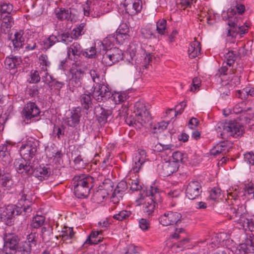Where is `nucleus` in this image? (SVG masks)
<instances>
[{
    "instance_id": "nucleus-1",
    "label": "nucleus",
    "mask_w": 254,
    "mask_h": 254,
    "mask_svg": "<svg viewBox=\"0 0 254 254\" xmlns=\"http://www.w3.org/2000/svg\"><path fill=\"white\" fill-rule=\"evenodd\" d=\"M19 198L16 205H8L1 214V218L3 221H8L18 215L23 211L25 214L30 213L32 211V201L30 195L25 193L23 190L19 194Z\"/></svg>"
},
{
    "instance_id": "nucleus-2",
    "label": "nucleus",
    "mask_w": 254,
    "mask_h": 254,
    "mask_svg": "<svg viewBox=\"0 0 254 254\" xmlns=\"http://www.w3.org/2000/svg\"><path fill=\"white\" fill-rule=\"evenodd\" d=\"M161 200L158 189L156 187H150L147 194L144 196L141 194V196L136 201L142 206L143 212L149 215L154 212L156 204L161 202Z\"/></svg>"
},
{
    "instance_id": "nucleus-3",
    "label": "nucleus",
    "mask_w": 254,
    "mask_h": 254,
    "mask_svg": "<svg viewBox=\"0 0 254 254\" xmlns=\"http://www.w3.org/2000/svg\"><path fill=\"white\" fill-rule=\"evenodd\" d=\"M94 182V179L90 176L82 174L74 176L72 182L75 195L78 198L88 196Z\"/></svg>"
},
{
    "instance_id": "nucleus-4",
    "label": "nucleus",
    "mask_w": 254,
    "mask_h": 254,
    "mask_svg": "<svg viewBox=\"0 0 254 254\" xmlns=\"http://www.w3.org/2000/svg\"><path fill=\"white\" fill-rule=\"evenodd\" d=\"M223 18L228 20L229 26L228 36H233L234 34L242 35L247 32L248 29L242 25L243 23L241 16L237 15L235 9H229L227 13H223Z\"/></svg>"
},
{
    "instance_id": "nucleus-5",
    "label": "nucleus",
    "mask_w": 254,
    "mask_h": 254,
    "mask_svg": "<svg viewBox=\"0 0 254 254\" xmlns=\"http://www.w3.org/2000/svg\"><path fill=\"white\" fill-rule=\"evenodd\" d=\"M108 41V38H106L102 43L103 50L106 51L105 53L103 54L102 62L106 66H111L123 59V53L122 50L116 47L107 49L105 45H107Z\"/></svg>"
},
{
    "instance_id": "nucleus-6",
    "label": "nucleus",
    "mask_w": 254,
    "mask_h": 254,
    "mask_svg": "<svg viewBox=\"0 0 254 254\" xmlns=\"http://www.w3.org/2000/svg\"><path fill=\"white\" fill-rule=\"evenodd\" d=\"M134 108L135 120L138 123L144 127L151 124V116L143 102H136Z\"/></svg>"
},
{
    "instance_id": "nucleus-7",
    "label": "nucleus",
    "mask_w": 254,
    "mask_h": 254,
    "mask_svg": "<svg viewBox=\"0 0 254 254\" xmlns=\"http://www.w3.org/2000/svg\"><path fill=\"white\" fill-rule=\"evenodd\" d=\"M182 214L178 212L168 211L158 218L159 223L164 226L174 225L180 222Z\"/></svg>"
},
{
    "instance_id": "nucleus-8",
    "label": "nucleus",
    "mask_w": 254,
    "mask_h": 254,
    "mask_svg": "<svg viewBox=\"0 0 254 254\" xmlns=\"http://www.w3.org/2000/svg\"><path fill=\"white\" fill-rule=\"evenodd\" d=\"M93 96L98 101L109 99L112 93L108 85L100 82L93 87Z\"/></svg>"
},
{
    "instance_id": "nucleus-9",
    "label": "nucleus",
    "mask_w": 254,
    "mask_h": 254,
    "mask_svg": "<svg viewBox=\"0 0 254 254\" xmlns=\"http://www.w3.org/2000/svg\"><path fill=\"white\" fill-rule=\"evenodd\" d=\"M37 150V143L29 140L21 146L20 154L25 161H29L35 155Z\"/></svg>"
},
{
    "instance_id": "nucleus-10",
    "label": "nucleus",
    "mask_w": 254,
    "mask_h": 254,
    "mask_svg": "<svg viewBox=\"0 0 254 254\" xmlns=\"http://www.w3.org/2000/svg\"><path fill=\"white\" fill-rule=\"evenodd\" d=\"M202 191L201 185L199 182L192 181L188 185L186 190V196L190 199L197 198Z\"/></svg>"
},
{
    "instance_id": "nucleus-11",
    "label": "nucleus",
    "mask_w": 254,
    "mask_h": 254,
    "mask_svg": "<svg viewBox=\"0 0 254 254\" xmlns=\"http://www.w3.org/2000/svg\"><path fill=\"white\" fill-rule=\"evenodd\" d=\"M40 112V109L35 103L29 102L25 105L22 113L25 119L28 121L38 116Z\"/></svg>"
},
{
    "instance_id": "nucleus-12",
    "label": "nucleus",
    "mask_w": 254,
    "mask_h": 254,
    "mask_svg": "<svg viewBox=\"0 0 254 254\" xmlns=\"http://www.w3.org/2000/svg\"><path fill=\"white\" fill-rule=\"evenodd\" d=\"M127 56H129V58H127L125 62L126 65L124 66L125 70L126 71H131L137 70V67L140 64L139 60L136 59V51L132 50Z\"/></svg>"
},
{
    "instance_id": "nucleus-13",
    "label": "nucleus",
    "mask_w": 254,
    "mask_h": 254,
    "mask_svg": "<svg viewBox=\"0 0 254 254\" xmlns=\"http://www.w3.org/2000/svg\"><path fill=\"white\" fill-rule=\"evenodd\" d=\"M225 132H226L227 138L229 136L237 138L243 135V127L237 123L230 122L228 123V127L224 129Z\"/></svg>"
},
{
    "instance_id": "nucleus-14",
    "label": "nucleus",
    "mask_w": 254,
    "mask_h": 254,
    "mask_svg": "<svg viewBox=\"0 0 254 254\" xmlns=\"http://www.w3.org/2000/svg\"><path fill=\"white\" fill-rule=\"evenodd\" d=\"M146 152L144 150H139L136 154L135 157L133 158L134 165L133 166L131 170L129 172L131 175L132 172L133 173H137L139 172L142 165L144 163L146 160Z\"/></svg>"
},
{
    "instance_id": "nucleus-15",
    "label": "nucleus",
    "mask_w": 254,
    "mask_h": 254,
    "mask_svg": "<svg viewBox=\"0 0 254 254\" xmlns=\"http://www.w3.org/2000/svg\"><path fill=\"white\" fill-rule=\"evenodd\" d=\"M95 114L98 122L101 124L104 125L107 122L108 118L111 116L112 111L111 109L99 106L95 109Z\"/></svg>"
},
{
    "instance_id": "nucleus-16",
    "label": "nucleus",
    "mask_w": 254,
    "mask_h": 254,
    "mask_svg": "<svg viewBox=\"0 0 254 254\" xmlns=\"http://www.w3.org/2000/svg\"><path fill=\"white\" fill-rule=\"evenodd\" d=\"M179 165L170 160L163 163L161 166V174L164 176H168L176 172L179 169Z\"/></svg>"
},
{
    "instance_id": "nucleus-17",
    "label": "nucleus",
    "mask_w": 254,
    "mask_h": 254,
    "mask_svg": "<svg viewBox=\"0 0 254 254\" xmlns=\"http://www.w3.org/2000/svg\"><path fill=\"white\" fill-rule=\"evenodd\" d=\"M11 147V145L7 141L0 145V158L5 164H9L11 161L9 153Z\"/></svg>"
},
{
    "instance_id": "nucleus-18",
    "label": "nucleus",
    "mask_w": 254,
    "mask_h": 254,
    "mask_svg": "<svg viewBox=\"0 0 254 254\" xmlns=\"http://www.w3.org/2000/svg\"><path fill=\"white\" fill-rule=\"evenodd\" d=\"M14 38L12 40L13 45L14 48L17 50L23 48L27 40L24 32L23 30H19L14 34Z\"/></svg>"
},
{
    "instance_id": "nucleus-19",
    "label": "nucleus",
    "mask_w": 254,
    "mask_h": 254,
    "mask_svg": "<svg viewBox=\"0 0 254 254\" xmlns=\"http://www.w3.org/2000/svg\"><path fill=\"white\" fill-rule=\"evenodd\" d=\"M124 5L127 12L130 15L137 14L142 8V6L139 1L128 3V0H126Z\"/></svg>"
},
{
    "instance_id": "nucleus-20",
    "label": "nucleus",
    "mask_w": 254,
    "mask_h": 254,
    "mask_svg": "<svg viewBox=\"0 0 254 254\" xmlns=\"http://www.w3.org/2000/svg\"><path fill=\"white\" fill-rule=\"evenodd\" d=\"M22 62L20 57L10 56L6 57L4 60V66L6 69H12L16 68Z\"/></svg>"
},
{
    "instance_id": "nucleus-21",
    "label": "nucleus",
    "mask_w": 254,
    "mask_h": 254,
    "mask_svg": "<svg viewBox=\"0 0 254 254\" xmlns=\"http://www.w3.org/2000/svg\"><path fill=\"white\" fill-rule=\"evenodd\" d=\"M84 75V71L81 69H77L72 74V77L69 80V85L75 87H80L81 85Z\"/></svg>"
},
{
    "instance_id": "nucleus-22",
    "label": "nucleus",
    "mask_w": 254,
    "mask_h": 254,
    "mask_svg": "<svg viewBox=\"0 0 254 254\" xmlns=\"http://www.w3.org/2000/svg\"><path fill=\"white\" fill-rule=\"evenodd\" d=\"M5 243L6 248L14 252L16 251L19 244L18 237L15 235L9 234L6 235L5 238Z\"/></svg>"
},
{
    "instance_id": "nucleus-23",
    "label": "nucleus",
    "mask_w": 254,
    "mask_h": 254,
    "mask_svg": "<svg viewBox=\"0 0 254 254\" xmlns=\"http://www.w3.org/2000/svg\"><path fill=\"white\" fill-rule=\"evenodd\" d=\"M239 223L245 231L254 232V218H248L242 216L239 220Z\"/></svg>"
},
{
    "instance_id": "nucleus-24",
    "label": "nucleus",
    "mask_w": 254,
    "mask_h": 254,
    "mask_svg": "<svg viewBox=\"0 0 254 254\" xmlns=\"http://www.w3.org/2000/svg\"><path fill=\"white\" fill-rule=\"evenodd\" d=\"M17 171L18 173L29 175L33 173V169L29 162H17L15 164Z\"/></svg>"
},
{
    "instance_id": "nucleus-25",
    "label": "nucleus",
    "mask_w": 254,
    "mask_h": 254,
    "mask_svg": "<svg viewBox=\"0 0 254 254\" xmlns=\"http://www.w3.org/2000/svg\"><path fill=\"white\" fill-rule=\"evenodd\" d=\"M13 24L14 20L11 16L8 15L3 17L0 25L1 31L5 34L9 33Z\"/></svg>"
},
{
    "instance_id": "nucleus-26",
    "label": "nucleus",
    "mask_w": 254,
    "mask_h": 254,
    "mask_svg": "<svg viewBox=\"0 0 254 254\" xmlns=\"http://www.w3.org/2000/svg\"><path fill=\"white\" fill-rule=\"evenodd\" d=\"M81 116V114L79 110L77 109L72 110L71 112L70 117L67 118V125L72 127H75L79 123Z\"/></svg>"
},
{
    "instance_id": "nucleus-27",
    "label": "nucleus",
    "mask_w": 254,
    "mask_h": 254,
    "mask_svg": "<svg viewBox=\"0 0 254 254\" xmlns=\"http://www.w3.org/2000/svg\"><path fill=\"white\" fill-rule=\"evenodd\" d=\"M200 43L197 41L194 40L191 42L188 48V54L190 58H194L200 53Z\"/></svg>"
},
{
    "instance_id": "nucleus-28",
    "label": "nucleus",
    "mask_w": 254,
    "mask_h": 254,
    "mask_svg": "<svg viewBox=\"0 0 254 254\" xmlns=\"http://www.w3.org/2000/svg\"><path fill=\"white\" fill-rule=\"evenodd\" d=\"M33 173L39 180L42 181L49 176L50 171L49 169L46 167L39 166L33 171Z\"/></svg>"
},
{
    "instance_id": "nucleus-29",
    "label": "nucleus",
    "mask_w": 254,
    "mask_h": 254,
    "mask_svg": "<svg viewBox=\"0 0 254 254\" xmlns=\"http://www.w3.org/2000/svg\"><path fill=\"white\" fill-rule=\"evenodd\" d=\"M228 152V148L226 143L223 142L221 144H217L210 151L211 155L216 156L219 154L224 155Z\"/></svg>"
},
{
    "instance_id": "nucleus-30",
    "label": "nucleus",
    "mask_w": 254,
    "mask_h": 254,
    "mask_svg": "<svg viewBox=\"0 0 254 254\" xmlns=\"http://www.w3.org/2000/svg\"><path fill=\"white\" fill-rule=\"evenodd\" d=\"M126 27L125 29L120 28L119 30V32L117 34L116 37L115 39L117 41H118L119 43H123L124 41L128 39L129 35L127 34L128 32V28L127 27V25H125ZM108 40L109 39H112V42H114V40L115 39V37L114 36L107 37Z\"/></svg>"
},
{
    "instance_id": "nucleus-31",
    "label": "nucleus",
    "mask_w": 254,
    "mask_h": 254,
    "mask_svg": "<svg viewBox=\"0 0 254 254\" xmlns=\"http://www.w3.org/2000/svg\"><path fill=\"white\" fill-rule=\"evenodd\" d=\"M31 246L30 241L20 243L14 252L16 254H30Z\"/></svg>"
},
{
    "instance_id": "nucleus-32",
    "label": "nucleus",
    "mask_w": 254,
    "mask_h": 254,
    "mask_svg": "<svg viewBox=\"0 0 254 254\" xmlns=\"http://www.w3.org/2000/svg\"><path fill=\"white\" fill-rule=\"evenodd\" d=\"M80 101L82 107L85 110H88L92 107V100L89 94H83L80 97Z\"/></svg>"
},
{
    "instance_id": "nucleus-33",
    "label": "nucleus",
    "mask_w": 254,
    "mask_h": 254,
    "mask_svg": "<svg viewBox=\"0 0 254 254\" xmlns=\"http://www.w3.org/2000/svg\"><path fill=\"white\" fill-rule=\"evenodd\" d=\"M230 63H226L224 62L222 65L219 71L221 75H227L228 73L233 74L235 73L234 70L231 68L233 66V62L230 61Z\"/></svg>"
},
{
    "instance_id": "nucleus-34",
    "label": "nucleus",
    "mask_w": 254,
    "mask_h": 254,
    "mask_svg": "<svg viewBox=\"0 0 254 254\" xmlns=\"http://www.w3.org/2000/svg\"><path fill=\"white\" fill-rule=\"evenodd\" d=\"M68 54H72L73 56H79L82 54V48L77 42H74L68 49Z\"/></svg>"
},
{
    "instance_id": "nucleus-35",
    "label": "nucleus",
    "mask_w": 254,
    "mask_h": 254,
    "mask_svg": "<svg viewBox=\"0 0 254 254\" xmlns=\"http://www.w3.org/2000/svg\"><path fill=\"white\" fill-rule=\"evenodd\" d=\"M59 42L60 41L58 37L52 34L49 36L48 38H46L43 41L44 48L49 49L53 45H54L56 43Z\"/></svg>"
},
{
    "instance_id": "nucleus-36",
    "label": "nucleus",
    "mask_w": 254,
    "mask_h": 254,
    "mask_svg": "<svg viewBox=\"0 0 254 254\" xmlns=\"http://www.w3.org/2000/svg\"><path fill=\"white\" fill-rule=\"evenodd\" d=\"M74 235L73 231L72 228L64 227L60 234L59 236L64 240H67L71 239Z\"/></svg>"
},
{
    "instance_id": "nucleus-37",
    "label": "nucleus",
    "mask_w": 254,
    "mask_h": 254,
    "mask_svg": "<svg viewBox=\"0 0 254 254\" xmlns=\"http://www.w3.org/2000/svg\"><path fill=\"white\" fill-rule=\"evenodd\" d=\"M45 217L42 215H36L33 218L31 226L32 228L38 229L41 227L45 222Z\"/></svg>"
},
{
    "instance_id": "nucleus-38",
    "label": "nucleus",
    "mask_w": 254,
    "mask_h": 254,
    "mask_svg": "<svg viewBox=\"0 0 254 254\" xmlns=\"http://www.w3.org/2000/svg\"><path fill=\"white\" fill-rule=\"evenodd\" d=\"M85 24L80 23L77 27L74 28L71 32L74 39H77L80 36L83 35L85 32Z\"/></svg>"
},
{
    "instance_id": "nucleus-39",
    "label": "nucleus",
    "mask_w": 254,
    "mask_h": 254,
    "mask_svg": "<svg viewBox=\"0 0 254 254\" xmlns=\"http://www.w3.org/2000/svg\"><path fill=\"white\" fill-rule=\"evenodd\" d=\"M242 206L240 207L238 204H233L231 206L229 211V214L230 215V219H235L238 217L241 214Z\"/></svg>"
},
{
    "instance_id": "nucleus-40",
    "label": "nucleus",
    "mask_w": 254,
    "mask_h": 254,
    "mask_svg": "<svg viewBox=\"0 0 254 254\" xmlns=\"http://www.w3.org/2000/svg\"><path fill=\"white\" fill-rule=\"evenodd\" d=\"M60 42H62L66 45L71 43L74 38L72 34L68 32H63L58 35Z\"/></svg>"
},
{
    "instance_id": "nucleus-41",
    "label": "nucleus",
    "mask_w": 254,
    "mask_h": 254,
    "mask_svg": "<svg viewBox=\"0 0 254 254\" xmlns=\"http://www.w3.org/2000/svg\"><path fill=\"white\" fill-rule=\"evenodd\" d=\"M251 111V108H248L247 110H245L239 117L240 121L246 124H250L251 121L253 118V113H249Z\"/></svg>"
},
{
    "instance_id": "nucleus-42",
    "label": "nucleus",
    "mask_w": 254,
    "mask_h": 254,
    "mask_svg": "<svg viewBox=\"0 0 254 254\" xmlns=\"http://www.w3.org/2000/svg\"><path fill=\"white\" fill-rule=\"evenodd\" d=\"M47 70V69L46 67H42L41 68V70L40 72V74L42 76L41 78L43 81L45 83L49 84L52 81H55V79H53V77L49 75Z\"/></svg>"
},
{
    "instance_id": "nucleus-43",
    "label": "nucleus",
    "mask_w": 254,
    "mask_h": 254,
    "mask_svg": "<svg viewBox=\"0 0 254 254\" xmlns=\"http://www.w3.org/2000/svg\"><path fill=\"white\" fill-rule=\"evenodd\" d=\"M115 104H120L125 101L127 99V95L125 93L115 92L111 94V97Z\"/></svg>"
},
{
    "instance_id": "nucleus-44",
    "label": "nucleus",
    "mask_w": 254,
    "mask_h": 254,
    "mask_svg": "<svg viewBox=\"0 0 254 254\" xmlns=\"http://www.w3.org/2000/svg\"><path fill=\"white\" fill-rule=\"evenodd\" d=\"M127 182L123 181L119 182L114 190V195L119 193V196L122 197L123 193L127 189Z\"/></svg>"
},
{
    "instance_id": "nucleus-45",
    "label": "nucleus",
    "mask_w": 254,
    "mask_h": 254,
    "mask_svg": "<svg viewBox=\"0 0 254 254\" xmlns=\"http://www.w3.org/2000/svg\"><path fill=\"white\" fill-rule=\"evenodd\" d=\"M70 10L65 8H60L56 11V14L57 18L60 20L67 19L70 18Z\"/></svg>"
},
{
    "instance_id": "nucleus-46",
    "label": "nucleus",
    "mask_w": 254,
    "mask_h": 254,
    "mask_svg": "<svg viewBox=\"0 0 254 254\" xmlns=\"http://www.w3.org/2000/svg\"><path fill=\"white\" fill-rule=\"evenodd\" d=\"M170 160L178 164L179 167L180 163H183L185 162L184 154L180 151L174 152L172 154V159H170Z\"/></svg>"
},
{
    "instance_id": "nucleus-47",
    "label": "nucleus",
    "mask_w": 254,
    "mask_h": 254,
    "mask_svg": "<svg viewBox=\"0 0 254 254\" xmlns=\"http://www.w3.org/2000/svg\"><path fill=\"white\" fill-rule=\"evenodd\" d=\"M100 233L99 231H92L89 236L88 237L84 245L86 244H97L98 242H100V240H97L96 238L98 237Z\"/></svg>"
},
{
    "instance_id": "nucleus-48",
    "label": "nucleus",
    "mask_w": 254,
    "mask_h": 254,
    "mask_svg": "<svg viewBox=\"0 0 254 254\" xmlns=\"http://www.w3.org/2000/svg\"><path fill=\"white\" fill-rule=\"evenodd\" d=\"M167 21L164 19H159L156 22V30L160 35H164L166 31Z\"/></svg>"
},
{
    "instance_id": "nucleus-49",
    "label": "nucleus",
    "mask_w": 254,
    "mask_h": 254,
    "mask_svg": "<svg viewBox=\"0 0 254 254\" xmlns=\"http://www.w3.org/2000/svg\"><path fill=\"white\" fill-rule=\"evenodd\" d=\"M131 215V212L129 211L122 210L119 211L118 213L114 214L113 218L117 220L121 221L126 220Z\"/></svg>"
},
{
    "instance_id": "nucleus-50",
    "label": "nucleus",
    "mask_w": 254,
    "mask_h": 254,
    "mask_svg": "<svg viewBox=\"0 0 254 254\" xmlns=\"http://www.w3.org/2000/svg\"><path fill=\"white\" fill-rule=\"evenodd\" d=\"M89 74L92 81L96 84L102 82V78L100 75V72L96 68L92 69L90 70Z\"/></svg>"
},
{
    "instance_id": "nucleus-51",
    "label": "nucleus",
    "mask_w": 254,
    "mask_h": 254,
    "mask_svg": "<svg viewBox=\"0 0 254 254\" xmlns=\"http://www.w3.org/2000/svg\"><path fill=\"white\" fill-rule=\"evenodd\" d=\"M228 127V123H218L216 126V130L218 132H220L221 137L224 139L227 138L226 132L224 133V129Z\"/></svg>"
},
{
    "instance_id": "nucleus-52",
    "label": "nucleus",
    "mask_w": 254,
    "mask_h": 254,
    "mask_svg": "<svg viewBox=\"0 0 254 254\" xmlns=\"http://www.w3.org/2000/svg\"><path fill=\"white\" fill-rule=\"evenodd\" d=\"M95 5V2L91 0H87L86 2L83 5L84 14L85 16H91L92 7Z\"/></svg>"
},
{
    "instance_id": "nucleus-53",
    "label": "nucleus",
    "mask_w": 254,
    "mask_h": 254,
    "mask_svg": "<svg viewBox=\"0 0 254 254\" xmlns=\"http://www.w3.org/2000/svg\"><path fill=\"white\" fill-rule=\"evenodd\" d=\"M138 225L143 231H147L150 228V222L148 219L141 218L138 221Z\"/></svg>"
},
{
    "instance_id": "nucleus-54",
    "label": "nucleus",
    "mask_w": 254,
    "mask_h": 254,
    "mask_svg": "<svg viewBox=\"0 0 254 254\" xmlns=\"http://www.w3.org/2000/svg\"><path fill=\"white\" fill-rule=\"evenodd\" d=\"M239 97L241 98H246V96L250 95L251 96H254V88L247 87L242 90L239 91Z\"/></svg>"
},
{
    "instance_id": "nucleus-55",
    "label": "nucleus",
    "mask_w": 254,
    "mask_h": 254,
    "mask_svg": "<svg viewBox=\"0 0 254 254\" xmlns=\"http://www.w3.org/2000/svg\"><path fill=\"white\" fill-rule=\"evenodd\" d=\"M83 56L88 58H95L96 55V51L95 47H91L89 49H86L82 53Z\"/></svg>"
},
{
    "instance_id": "nucleus-56",
    "label": "nucleus",
    "mask_w": 254,
    "mask_h": 254,
    "mask_svg": "<svg viewBox=\"0 0 254 254\" xmlns=\"http://www.w3.org/2000/svg\"><path fill=\"white\" fill-rule=\"evenodd\" d=\"M13 9V5L11 4L2 2L0 5V11L1 13L10 14Z\"/></svg>"
},
{
    "instance_id": "nucleus-57",
    "label": "nucleus",
    "mask_w": 254,
    "mask_h": 254,
    "mask_svg": "<svg viewBox=\"0 0 254 254\" xmlns=\"http://www.w3.org/2000/svg\"><path fill=\"white\" fill-rule=\"evenodd\" d=\"M127 183L130 185V190L132 191L139 190L141 188L137 180H131L129 179Z\"/></svg>"
},
{
    "instance_id": "nucleus-58",
    "label": "nucleus",
    "mask_w": 254,
    "mask_h": 254,
    "mask_svg": "<svg viewBox=\"0 0 254 254\" xmlns=\"http://www.w3.org/2000/svg\"><path fill=\"white\" fill-rule=\"evenodd\" d=\"M41 77L37 70H32L30 74V83H36L40 81Z\"/></svg>"
},
{
    "instance_id": "nucleus-59",
    "label": "nucleus",
    "mask_w": 254,
    "mask_h": 254,
    "mask_svg": "<svg viewBox=\"0 0 254 254\" xmlns=\"http://www.w3.org/2000/svg\"><path fill=\"white\" fill-rule=\"evenodd\" d=\"M221 190L219 188L214 187L210 192V197L213 200H216L221 195Z\"/></svg>"
},
{
    "instance_id": "nucleus-60",
    "label": "nucleus",
    "mask_w": 254,
    "mask_h": 254,
    "mask_svg": "<svg viewBox=\"0 0 254 254\" xmlns=\"http://www.w3.org/2000/svg\"><path fill=\"white\" fill-rule=\"evenodd\" d=\"M91 13V16L93 17H99L103 14L102 12L100 10V8L98 5L96 4L95 2V5L92 6Z\"/></svg>"
},
{
    "instance_id": "nucleus-61",
    "label": "nucleus",
    "mask_w": 254,
    "mask_h": 254,
    "mask_svg": "<svg viewBox=\"0 0 254 254\" xmlns=\"http://www.w3.org/2000/svg\"><path fill=\"white\" fill-rule=\"evenodd\" d=\"M168 126V123L165 122H161L159 123L157 125H156L153 127V129L154 130V133H157L158 132H160L161 131H163Z\"/></svg>"
},
{
    "instance_id": "nucleus-62",
    "label": "nucleus",
    "mask_w": 254,
    "mask_h": 254,
    "mask_svg": "<svg viewBox=\"0 0 254 254\" xmlns=\"http://www.w3.org/2000/svg\"><path fill=\"white\" fill-rule=\"evenodd\" d=\"M0 178L1 186L4 187L7 186V184L11 179V177L9 174H5L4 172L2 173V175Z\"/></svg>"
},
{
    "instance_id": "nucleus-63",
    "label": "nucleus",
    "mask_w": 254,
    "mask_h": 254,
    "mask_svg": "<svg viewBox=\"0 0 254 254\" xmlns=\"http://www.w3.org/2000/svg\"><path fill=\"white\" fill-rule=\"evenodd\" d=\"M245 245L248 249L254 251V235L250 236L246 240Z\"/></svg>"
},
{
    "instance_id": "nucleus-64",
    "label": "nucleus",
    "mask_w": 254,
    "mask_h": 254,
    "mask_svg": "<svg viewBox=\"0 0 254 254\" xmlns=\"http://www.w3.org/2000/svg\"><path fill=\"white\" fill-rule=\"evenodd\" d=\"M76 167L79 169L84 168L85 163L80 155L77 156L74 160Z\"/></svg>"
}]
</instances>
